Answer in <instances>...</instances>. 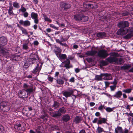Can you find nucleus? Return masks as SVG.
<instances>
[{"instance_id": "28", "label": "nucleus", "mask_w": 133, "mask_h": 133, "mask_svg": "<svg viewBox=\"0 0 133 133\" xmlns=\"http://www.w3.org/2000/svg\"><path fill=\"white\" fill-rule=\"evenodd\" d=\"M106 34L105 32H99L98 33L97 35L99 37L103 38L106 36Z\"/></svg>"}, {"instance_id": "1", "label": "nucleus", "mask_w": 133, "mask_h": 133, "mask_svg": "<svg viewBox=\"0 0 133 133\" xmlns=\"http://www.w3.org/2000/svg\"><path fill=\"white\" fill-rule=\"evenodd\" d=\"M129 25V23L128 21H122L118 23L117 26L121 28L118 30L117 34L118 35H124L128 33L124 36V38L125 39L130 38L132 36V32H133V28L125 29L128 27Z\"/></svg>"}, {"instance_id": "19", "label": "nucleus", "mask_w": 133, "mask_h": 133, "mask_svg": "<svg viewBox=\"0 0 133 133\" xmlns=\"http://www.w3.org/2000/svg\"><path fill=\"white\" fill-rule=\"evenodd\" d=\"M97 53V51H88L85 53V54L88 56H93L95 55Z\"/></svg>"}, {"instance_id": "52", "label": "nucleus", "mask_w": 133, "mask_h": 133, "mask_svg": "<svg viewBox=\"0 0 133 133\" xmlns=\"http://www.w3.org/2000/svg\"><path fill=\"white\" fill-rule=\"evenodd\" d=\"M133 106V104L130 105H127L126 107V109L129 110V111L130 110V108L131 106Z\"/></svg>"}, {"instance_id": "32", "label": "nucleus", "mask_w": 133, "mask_h": 133, "mask_svg": "<svg viewBox=\"0 0 133 133\" xmlns=\"http://www.w3.org/2000/svg\"><path fill=\"white\" fill-rule=\"evenodd\" d=\"M58 113H60L61 115L62 114L65 113L66 112V110L64 108L60 109L58 111Z\"/></svg>"}, {"instance_id": "53", "label": "nucleus", "mask_w": 133, "mask_h": 133, "mask_svg": "<svg viewBox=\"0 0 133 133\" xmlns=\"http://www.w3.org/2000/svg\"><path fill=\"white\" fill-rule=\"evenodd\" d=\"M69 81L71 83H74L75 81V78L73 77H71L69 80Z\"/></svg>"}, {"instance_id": "39", "label": "nucleus", "mask_w": 133, "mask_h": 133, "mask_svg": "<svg viewBox=\"0 0 133 133\" xmlns=\"http://www.w3.org/2000/svg\"><path fill=\"white\" fill-rule=\"evenodd\" d=\"M111 91H114L116 89V86L115 85H112L109 87Z\"/></svg>"}, {"instance_id": "64", "label": "nucleus", "mask_w": 133, "mask_h": 133, "mask_svg": "<svg viewBox=\"0 0 133 133\" xmlns=\"http://www.w3.org/2000/svg\"><path fill=\"white\" fill-rule=\"evenodd\" d=\"M100 113L98 112H97L95 114V115L96 117H98L100 116Z\"/></svg>"}, {"instance_id": "42", "label": "nucleus", "mask_w": 133, "mask_h": 133, "mask_svg": "<svg viewBox=\"0 0 133 133\" xmlns=\"http://www.w3.org/2000/svg\"><path fill=\"white\" fill-rule=\"evenodd\" d=\"M118 79L116 78H115L114 80V81L112 82H111V84H113L114 85H115L116 86V85L118 83Z\"/></svg>"}, {"instance_id": "40", "label": "nucleus", "mask_w": 133, "mask_h": 133, "mask_svg": "<svg viewBox=\"0 0 133 133\" xmlns=\"http://www.w3.org/2000/svg\"><path fill=\"white\" fill-rule=\"evenodd\" d=\"M61 116V114L60 113H59L57 112V113H56L55 112L53 113V115H52V116L54 117H56L58 116Z\"/></svg>"}, {"instance_id": "57", "label": "nucleus", "mask_w": 133, "mask_h": 133, "mask_svg": "<svg viewBox=\"0 0 133 133\" xmlns=\"http://www.w3.org/2000/svg\"><path fill=\"white\" fill-rule=\"evenodd\" d=\"M98 118H95L94 119V120L92 121V122L94 123H96L97 122V121H98Z\"/></svg>"}, {"instance_id": "58", "label": "nucleus", "mask_w": 133, "mask_h": 133, "mask_svg": "<svg viewBox=\"0 0 133 133\" xmlns=\"http://www.w3.org/2000/svg\"><path fill=\"white\" fill-rule=\"evenodd\" d=\"M104 83L105 85V86L106 87H108L110 84V83L107 81L105 82Z\"/></svg>"}, {"instance_id": "10", "label": "nucleus", "mask_w": 133, "mask_h": 133, "mask_svg": "<svg viewBox=\"0 0 133 133\" xmlns=\"http://www.w3.org/2000/svg\"><path fill=\"white\" fill-rule=\"evenodd\" d=\"M19 23L25 27L28 26L31 24L30 22L28 20H25L23 21L22 19L20 20L19 21Z\"/></svg>"}, {"instance_id": "38", "label": "nucleus", "mask_w": 133, "mask_h": 133, "mask_svg": "<svg viewBox=\"0 0 133 133\" xmlns=\"http://www.w3.org/2000/svg\"><path fill=\"white\" fill-rule=\"evenodd\" d=\"M5 130L4 127L0 124V133H5Z\"/></svg>"}, {"instance_id": "48", "label": "nucleus", "mask_w": 133, "mask_h": 133, "mask_svg": "<svg viewBox=\"0 0 133 133\" xmlns=\"http://www.w3.org/2000/svg\"><path fill=\"white\" fill-rule=\"evenodd\" d=\"M103 109H105V107H104V105H101L99 106L98 108V109L100 110L101 111H102Z\"/></svg>"}, {"instance_id": "2", "label": "nucleus", "mask_w": 133, "mask_h": 133, "mask_svg": "<svg viewBox=\"0 0 133 133\" xmlns=\"http://www.w3.org/2000/svg\"><path fill=\"white\" fill-rule=\"evenodd\" d=\"M115 55V53H112L111 56L110 57L106 59V60L110 63H114L116 64H121L124 63V60L122 58H117L114 56Z\"/></svg>"}, {"instance_id": "34", "label": "nucleus", "mask_w": 133, "mask_h": 133, "mask_svg": "<svg viewBox=\"0 0 133 133\" xmlns=\"http://www.w3.org/2000/svg\"><path fill=\"white\" fill-rule=\"evenodd\" d=\"M132 89H128L123 90L122 92L126 93H130L131 92Z\"/></svg>"}, {"instance_id": "61", "label": "nucleus", "mask_w": 133, "mask_h": 133, "mask_svg": "<svg viewBox=\"0 0 133 133\" xmlns=\"http://www.w3.org/2000/svg\"><path fill=\"white\" fill-rule=\"evenodd\" d=\"M59 74V72H55V77H56L57 78L58 77V76Z\"/></svg>"}, {"instance_id": "31", "label": "nucleus", "mask_w": 133, "mask_h": 133, "mask_svg": "<svg viewBox=\"0 0 133 133\" xmlns=\"http://www.w3.org/2000/svg\"><path fill=\"white\" fill-rule=\"evenodd\" d=\"M59 107V103L57 102H54L52 107L55 109L58 108Z\"/></svg>"}, {"instance_id": "9", "label": "nucleus", "mask_w": 133, "mask_h": 133, "mask_svg": "<svg viewBox=\"0 0 133 133\" xmlns=\"http://www.w3.org/2000/svg\"><path fill=\"white\" fill-rule=\"evenodd\" d=\"M64 66L66 69H68L73 67L72 65L70 64V61L68 59H66L64 61Z\"/></svg>"}, {"instance_id": "45", "label": "nucleus", "mask_w": 133, "mask_h": 133, "mask_svg": "<svg viewBox=\"0 0 133 133\" xmlns=\"http://www.w3.org/2000/svg\"><path fill=\"white\" fill-rule=\"evenodd\" d=\"M88 17L86 16H84L83 15V17L82 18V19L84 21H88Z\"/></svg>"}, {"instance_id": "22", "label": "nucleus", "mask_w": 133, "mask_h": 133, "mask_svg": "<svg viewBox=\"0 0 133 133\" xmlns=\"http://www.w3.org/2000/svg\"><path fill=\"white\" fill-rule=\"evenodd\" d=\"M62 6L65 10L71 7V5L68 3H63L61 4Z\"/></svg>"}, {"instance_id": "47", "label": "nucleus", "mask_w": 133, "mask_h": 133, "mask_svg": "<svg viewBox=\"0 0 133 133\" xmlns=\"http://www.w3.org/2000/svg\"><path fill=\"white\" fill-rule=\"evenodd\" d=\"M50 27L56 30H58V27H56L55 25L52 24H50L49 25Z\"/></svg>"}, {"instance_id": "25", "label": "nucleus", "mask_w": 133, "mask_h": 133, "mask_svg": "<svg viewBox=\"0 0 133 133\" xmlns=\"http://www.w3.org/2000/svg\"><path fill=\"white\" fill-rule=\"evenodd\" d=\"M0 52L3 55L5 56L6 57L9 56V54L7 51L2 49L0 51Z\"/></svg>"}, {"instance_id": "33", "label": "nucleus", "mask_w": 133, "mask_h": 133, "mask_svg": "<svg viewBox=\"0 0 133 133\" xmlns=\"http://www.w3.org/2000/svg\"><path fill=\"white\" fill-rule=\"evenodd\" d=\"M25 92H23L22 90L19 91L18 93V95L21 97H22L23 96H24L25 95Z\"/></svg>"}, {"instance_id": "41", "label": "nucleus", "mask_w": 133, "mask_h": 133, "mask_svg": "<svg viewBox=\"0 0 133 133\" xmlns=\"http://www.w3.org/2000/svg\"><path fill=\"white\" fill-rule=\"evenodd\" d=\"M24 90L25 91L28 88H29L30 86L26 83H24L23 86Z\"/></svg>"}, {"instance_id": "54", "label": "nucleus", "mask_w": 133, "mask_h": 133, "mask_svg": "<svg viewBox=\"0 0 133 133\" xmlns=\"http://www.w3.org/2000/svg\"><path fill=\"white\" fill-rule=\"evenodd\" d=\"M54 78L53 77H48V79L49 81L52 82Z\"/></svg>"}, {"instance_id": "20", "label": "nucleus", "mask_w": 133, "mask_h": 133, "mask_svg": "<svg viewBox=\"0 0 133 133\" xmlns=\"http://www.w3.org/2000/svg\"><path fill=\"white\" fill-rule=\"evenodd\" d=\"M94 79L97 81H102L103 80L102 73L100 75H95V77Z\"/></svg>"}, {"instance_id": "50", "label": "nucleus", "mask_w": 133, "mask_h": 133, "mask_svg": "<svg viewBox=\"0 0 133 133\" xmlns=\"http://www.w3.org/2000/svg\"><path fill=\"white\" fill-rule=\"evenodd\" d=\"M129 132V130L126 128H125L124 130L123 129L122 130V131L121 133H128Z\"/></svg>"}, {"instance_id": "44", "label": "nucleus", "mask_w": 133, "mask_h": 133, "mask_svg": "<svg viewBox=\"0 0 133 133\" xmlns=\"http://www.w3.org/2000/svg\"><path fill=\"white\" fill-rule=\"evenodd\" d=\"M19 11L23 12H24L26 11V9L24 7L22 6L19 10Z\"/></svg>"}, {"instance_id": "12", "label": "nucleus", "mask_w": 133, "mask_h": 133, "mask_svg": "<svg viewBox=\"0 0 133 133\" xmlns=\"http://www.w3.org/2000/svg\"><path fill=\"white\" fill-rule=\"evenodd\" d=\"M7 43V38L4 36H2L0 38V45L4 46L6 45Z\"/></svg>"}, {"instance_id": "56", "label": "nucleus", "mask_w": 133, "mask_h": 133, "mask_svg": "<svg viewBox=\"0 0 133 133\" xmlns=\"http://www.w3.org/2000/svg\"><path fill=\"white\" fill-rule=\"evenodd\" d=\"M29 15L28 13L27 12H25L23 14V16L24 17H27Z\"/></svg>"}, {"instance_id": "4", "label": "nucleus", "mask_w": 133, "mask_h": 133, "mask_svg": "<svg viewBox=\"0 0 133 133\" xmlns=\"http://www.w3.org/2000/svg\"><path fill=\"white\" fill-rule=\"evenodd\" d=\"M107 50L104 49L101 50L97 52V56L102 58H105L109 55Z\"/></svg>"}, {"instance_id": "21", "label": "nucleus", "mask_w": 133, "mask_h": 133, "mask_svg": "<svg viewBox=\"0 0 133 133\" xmlns=\"http://www.w3.org/2000/svg\"><path fill=\"white\" fill-rule=\"evenodd\" d=\"M17 26L19 28L20 30L22 31V34L25 35H28V32L25 29L19 26L18 24L17 25Z\"/></svg>"}, {"instance_id": "26", "label": "nucleus", "mask_w": 133, "mask_h": 133, "mask_svg": "<svg viewBox=\"0 0 133 133\" xmlns=\"http://www.w3.org/2000/svg\"><path fill=\"white\" fill-rule=\"evenodd\" d=\"M82 119L81 117L77 116L75 118L74 122L75 123L77 124L80 122L82 121Z\"/></svg>"}, {"instance_id": "35", "label": "nucleus", "mask_w": 133, "mask_h": 133, "mask_svg": "<svg viewBox=\"0 0 133 133\" xmlns=\"http://www.w3.org/2000/svg\"><path fill=\"white\" fill-rule=\"evenodd\" d=\"M12 5L14 7L16 8H19L20 7L19 4L16 2H13Z\"/></svg>"}, {"instance_id": "62", "label": "nucleus", "mask_w": 133, "mask_h": 133, "mask_svg": "<svg viewBox=\"0 0 133 133\" xmlns=\"http://www.w3.org/2000/svg\"><path fill=\"white\" fill-rule=\"evenodd\" d=\"M60 41L61 42H63L64 41H65V40L63 38L62 36H61L60 37Z\"/></svg>"}, {"instance_id": "60", "label": "nucleus", "mask_w": 133, "mask_h": 133, "mask_svg": "<svg viewBox=\"0 0 133 133\" xmlns=\"http://www.w3.org/2000/svg\"><path fill=\"white\" fill-rule=\"evenodd\" d=\"M105 95H106V96L108 97L109 98H110L111 99H112V96H111L110 94L108 93L104 94Z\"/></svg>"}, {"instance_id": "51", "label": "nucleus", "mask_w": 133, "mask_h": 133, "mask_svg": "<svg viewBox=\"0 0 133 133\" xmlns=\"http://www.w3.org/2000/svg\"><path fill=\"white\" fill-rule=\"evenodd\" d=\"M36 133H44V131L41 129H37L36 130Z\"/></svg>"}, {"instance_id": "30", "label": "nucleus", "mask_w": 133, "mask_h": 133, "mask_svg": "<svg viewBox=\"0 0 133 133\" xmlns=\"http://www.w3.org/2000/svg\"><path fill=\"white\" fill-rule=\"evenodd\" d=\"M43 15L44 19L45 21L48 22H51V20L50 18H48L46 15L45 14H43Z\"/></svg>"}, {"instance_id": "49", "label": "nucleus", "mask_w": 133, "mask_h": 133, "mask_svg": "<svg viewBox=\"0 0 133 133\" xmlns=\"http://www.w3.org/2000/svg\"><path fill=\"white\" fill-rule=\"evenodd\" d=\"M38 67L37 66L32 71V73L34 74H36L38 71Z\"/></svg>"}, {"instance_id": "18", "label": "nucleus", "mask_w": 133, "mask_h": 133, "mask_svg": "<svg viewBox=\"0 0 133 133\" xmlns=\"http://www.w3.org/2000/svg\"><path fill=\"white\" fill-rule=\"evenodd\" d=\"M62 51L61 49L58 47H55L54 50V52L57 56L61 53Z\"/></svg>"}, {"instance_id": "8", "label": "nucleus", "mask_w": 133, "mask_h": 133, "mask_svg": "<svg viewBox=\"0 0 133 133\" xmlns=\"http://www.w3.org/2000/svg\"><path fill=\"white\" fill-rule=\"evenodd\" d=\"M31 18L34 19V23L36 24L38 23V15L36 13L32 12L31 14Z\"/></svg>"}, {"instance_id": "59", "label": "nucleus", "mask_w": 133, "mask_h": 133, "mask_svg": "<svg viewBox=\"0 0 133 133\" xmlns=\"http://www.w3.org/2000/svg\"><path fill=\"white\" fill-rule=\"evenodd\" d=\"M19 57V56L14 55V56L13 58V59L15 60V61H17L18 60V57Z\"/></svg>"}, {"instance_id": "16", "label": "nucleus", "mask_w": 133, "mask_h": 133, "mask_svg": "<svg viewBox=\"0 0 133 133\" xmlns=\"http://www.w3.org/2000/svg\"><path fill=\"white\" fill-rule=\"evenodd\" d=\"M61 61H62L65 59L67 58L66 55L65 54H61V53L57 56Z\"/></svg>"}, {"instance_id": "27", "label": "nucleus", "mask_w": 133, "mask_h": 133, "mask_svg": "<svg viewBox=\"0 0 133 133\" xmlns=\"http://www.w3.org/2000/svg\"><path fill=\"white\" fill-rule=\"evenodd\" d=\"M70 119V116L68 115H66L63 116V120L65 122L69 121Z\"/></svg>"}, {"instance_id": "55", "label": "nucleus", "mask_w": 133, "mask_h": 133, "mask_svg": "<svg viewBox=\"0 0 133 133\" xmlns=\"http://www.w3.org/2000/svg\"><path fill=\"white\" fill-rule=\"evenodd\" d=\"M8 13L10 16H12L14 14L13 11H8Z\"/></svg>"}, {"instance_id": "37", "label": "nucleus", "mask_w": 133, "mask_h": 133, "mask_svg": "<svg viewBox=\"0 0 133 133\" xmlns=\"http://www.w3.org/2000/svg\"><path fill=\"white\" fill-rule=\"evenodd\" d=\"M105 109L106 111L108 112H112L113 111L114 109V108H111L109 107H107L106 108H105Z\"/></svg>"}, {"instance_id": "7", "label": "nucleus", "mask_w": 133, "mask_h": 133, "mask_svg": "<svg viewBox=\"0 0 133 133\" xmlns=\"http://www.w3.org/2000/svg\"><path fill=\"white\" fill-rule=\"evenodd\" d=\"M28 59L31 61H36L38 59V56L37 54L33 52L30 54Z\"/></svg>"}, {"instance_id": "23", "label": "nucleus", "mask_w": 133, "mask_h": 133, "mask_svg": "<svg viewBox=\"0 0 133 133\" xmlns=\"http://www.w3.org/2000/svg\"><path fill=\"white\" fill-rule=\"evenodd\" d=\"M122 95V92L121 91H118L116 92L115 94L113 96L114 98H121Z\"/></svg>"}, {"instance_id": "29", "label": "nucleus", "mask_w": 133, "mask_h": 133, "mask_svg": "<svg viewBox=\"0 0 133 133\" xmlns=\"http://www.w3.org/2000/svg\"><path fill=\"white\" fill-rule=\"evenodd\" d=\"M131 67V65H126L122 66L121 68L122 69L127 70L129 69Z\"/></svg>"}, {"instance_id": "3", "label": "nucleus", "mask_w": 133, "mask_h": 133, "mask_svg": "<svg viewBox=\"0 0 133 133\" xmlns=\"http://www.w3.org/2000/svg\"><path fill=\"white\" fill-rule=\"evenodd\" d=\"M14 127L15 129L19 132L24 131L26 128L24 123H22V124L21 123H16L14 125Z\"/></svg>"}, {"instance_id": "6", "label": "nucleus", "mask_w": 133, "mask_h": 133, "mask_svg": "<svg viewBox=\"0 0 133 133\" xmlns=\"http://www.w3.org/2000/svg\"><path fill=\"white\" fill-rule=\"evenodd\" d=\"M1 107H2L3 108H5V111L6 112L9 111L10 108V106L9 105L8 103L5 101H3L1 103Z\"/></svg>"}, {"instance_id": "14", "label": "nucleus", "mask_w": 133, "mask_h": 133, "mask_svg": "<svg viewBox=\"0 0 133 133\" xmlns=\"http://www.w3.org/2000/svg\"><path fill=\"white\" fill-rule=\"evenodd\" d=\"M63 79L65 80V81H67L68 80L64 77H62L61 78H58L56 79L57 83L59 85H63L64 83V81Z\"/></svg>"}, {"instance_id": "24", "label": "nucleus", "mask_w": 133, "mask_h": 133, "mask_svg": "<svg viewBox=\"0 0 133 133\" xmlns=\"http://www.w3.org/2000/svg\"><path fill=\"white\" fill-rule=\"evenodd\" d=\"M123 129L121 127L118 126L115 129V133H121Z\"/></svg>"}, {"instance_id": "5", "label": "nucleus", "mask_w": 133, "mask_h": 133, "mask_svg": "<svg viewBox=\"0 0 133 133\" xmlns=\"http://www.w3.org/2000/svg\"><path fill=\"white\" fill-rule=\"evenodd\" d=\"M68 91H64L63 93V95L66 98L70 96L74 91L73 89L69 87H68Z\"/></svg>"}, {"instance_id": "63", "label": "nucleus", "mask_w": 133, "mask_h": 133, "mask_svg": "<svg viewBox=\"0 0 133 133\" xmlns=\"http://www.w3.org/2000/svg\"><path fill=\"white\" fill-rule=\"evenodd\" d=\"M13 8L11 5H10L9 7V9L8 11H12Z\"/></svg>"}, {"instance_id": "43", "label": "nucleus", "mask_w": 133, "mask_h": 133, "mask_svg": "<svg viewBox=\"0 0 133 133\" xmlns=\"http://www.w3.org/2000/svg\"><path fill=\"white\" fill-rule=\"evenodd\" d=\"M28 93H31L33 92V89L32 88H29L25 91Z\"/></svg>"}, {"instance_id": "13", "label": "nucleus", "mask_w": 133, "mask_h": 133, "mask_svg": "<svg viewBox=\"0 0 133 133\" xmlns=\"http://www.w3.org/2000/svg\"><path fill=\"white\" fill-rule=\"evenodd\" d=\"M94 2H92L91 3H89L88 2H85L83 4V6L85 8H93L94 6V5L95 4Z\"/></svg>"}, {"instance_id": "46", "label": "nucleus", "mask_w": 133, "mask_h": 133, "mask_svg": "<svg viewBox=\"0 0 133 133\" xmlns=\"http://www.w3.org/2000/svg\"><path fill=\"white\" fill-rule=\"evenodd\" d=\"M23 48L24 49L27 50L28 48V44L25 43L23 45Z\"/></svg>"}, {"instance_id": "17", "label": "nucleus", "mask_w": 133, "mask_h": 133, "mask_svg": "<svg viewBox=\"0 0 133 133\" xmlns=\"http://www.w3.org/2000/svg\"><path fill=\"white\" fill-rule=\"evenodd\" d=\"M107 121V119L106 118H101L100 119L99 118L97 123L98 124H101L102 123H106Z\"/></svg>"}, {"instance_id": "11", "label": "nucleus", "mask_w": 133, "mask_h": 133, "mask_svg": "<svg viewBox=\"0 0 133 133\" xmlns=\"http://www.w3.org/2000/svg\"><path fill=\"white\" fill-rule=\"evenodd\" d=\"M103 80H112V78L111 74L108 73H102Z\"/></svg>"}, {"instance_id": "36", "label": "nucleus", "mask_w": 133, "mask_h": 133, "mask_svg": "<svg viewBox=\"0 0 133 133\" xmlns=\"http://www.w3.org/2000/svg\"><path fill=\"white\" fill-rule=\"evenodd\" d=\"M97 131L98 133H101L103 131L105 132L104 131L103 128L100 127H98L97 129Z\"/></svg>"}, {"instance_id": "15", "label": "nucleus", "mask_w": 133, "mask_h": 133, "mask_svg": "<svg viewBox=\"0 0 133 133\" xmlns=\"http://www.w3.org/2000/svg\"><path fill=\"white\" fill-rule=\"evenodd\" d=\"M83 15L80 13L78 14H76L74 16V18L76 21H79L82 19Z\"/></svg>"}]
</instances>
